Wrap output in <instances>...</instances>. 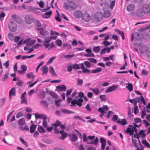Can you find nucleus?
<instances>
[{
  "instance_id": "nucleus-1",
  "label": "nucleus",
  "mask_w": 150,
  "mask_h": 150,
  "mask_svg": "<svg viewBox=\"0 0 150 150\" xmlns=\"http://www.w3.org/2000/svg\"><path fill=\"white\" fill-rule=\"evenodd\" d=\"M74 1L68 0L67 2L64 3V8L66 10H68L70 11L74 10L75 9V3Z\"/></svg>"
},
{
  "instance_id": "nucleus-2",
  "label": "nucleus",
  "mask_w": 150,
  "mask_h": 150,
  "mask_svg": "<svg viewBox=\"0 0 150 150\" xmlns=\"http://www.w3.org/2000/svg\"><path fill=\"white\" fill-rule=\"evenodd\" d=\"M134 13L135 16L140 18L144 17L145 15L141 8L137 9L134 11Z\"/></svg>"
},
{
  "instance_id": "nucleus-3",
  "label": "nucleus",
  "mask_w": 150,
  "mask_h": 150,
  "mask_svg": "<svg viewBox=\"0 0 150 150\" xmlns=\"http://www.w3.org/2000/svg\"><path fill=\"white\" fill-rule=\"evenodd\" d=\"M103 18V14L100 11H98L94 15L95 20L97 22L100 21Z\"/></svg>"
},
{
  "instance_id": "nucleus-4",
  "label": "nucleus",
  "mask_w": 150,
  "mask_h": 150,
  "mask_svg": "<svg viewBox=\"0 0 150 150\" xmlns=\"http://www.w3.org/2000/svg\"><path fill=\"white\" fill-rule=\"evenodd\" d=\"M25 21L27 23L30 24L34 21V18L32 15H28L25 16Z\"/></svg>"
},
{
  "instance_id": "nucleus-5",
  "label": "nucleus",
  "mask_w": 150,
  "mask_h": 150,
  "mask_svg": "<svg viewBox=\"0 0 150 150\" xmlns=\"http://www.w3.org/2000/svg\"><path fill=\"white\" fill-rule=\"evenodd\" d=\"M82 19L86 22H89L91 18V16L88 13H86L82 14Z\"/></svg>"
},
{
  "instance_id": "nucleus-6",
  "label": "nucleus",
  "mask_w": 150,
  "mask_h": 150,
  "mask_svg": "<svg viewBox=\"0 0 150 150\" xmlns=\"http://www.w3.org/2000/svg\"><path fill=\"white\" fill-rule=\"evenodd\" d=\"M8 27L10 30L12 32L16 31L17 29L16 24L13 22H11L8 25Z\"/></svg>"
},
{
  "instance_id": "nucleus-7",
  "label": "nucleus",
  "mask_w": 150,
  "mask_h": 150,
  "mask_svg": "<svg viewBox=\"0 0 150 150\" xmlns=\"http://www.w3.org/2000/svg\"><path fill=\"white\" fill-rule=\"evenodd\" d=\"M50 41L51 40L50 37H47L45 38L44 41V43L42 45H44L45 48H48L50 46L49 43Z\"/></svg>"
},
{
  "instance_id": "nucleus-8",
  "label": "nucleus",
  "mask_w": 150,
  "mask_h": 150,
  "mask_svg": "<svg viewBox=\"0 0 150 150\" xmlns=\"http://www.w3.org/2000/svg\"><path fill=\"white\" fill-rule=\"evenodd\" d=\"M35 117L36 119H42L43 120H47V116L43 114H39L36 113L35 114Z\"/></svg>"
},
{
  "instance_id": "nucleus-9",
  "label": "nucleus",
  "mask_w": 150,
  "mask_h": 150,
  "mask_svg": "<svg viewBox=\"0 0 150 150\" xmlns=\"http://www.w3.org/2000/svg\"><path fill=\"white\" fill-rule=\"evenodd\" d=\"M145 15L149 12L150 9L148 5L147 4H145L143 5L141 8Z\"/></svg>"
},
{
  "instance_id": "nucleus-10",
  "label": "nucleus",
  "mask_w": 150,
  "mask_h": 150,
  "mask_svg": "<svg viewBox=\"0 0 150 150\" xmlns=\"http://www.w3.org/2000/svg\"><path fill=\"white\" fill-rule=\"evenodd\" d=\"M117 88V86L113 85L108 87V88L106 90L105 92L107 93L113 91L115 90Z\"/></svg>"
},
{
  "instance_id": "nucleus-11",
  "label": "nucleus",
  "mask_w": 150,
  "mask_h": 150,
  "mask_svg": "<svg viewBox=\"0 0 150 150\" xmlns=\"http://www.w3.org/2000/svg\"><path fill=\"white\" fill-rule=\"evenodd\" d=\"M83 100L82 98L77 99V96H76V104L79 107H81L82 105V103Z\"/></svg>"
},
{
  "instance_id": "nucleus-12",
  "label": "nucleus",
  "mask_w": 150,
  "mask_h": 150,
  "mask_svg": "<svg viewBox=\"0 0 150 150\" xmlns=\"http://www.w3.org/2000/svg\"><path fill=\"white\" fill-rule=\"evenodd\" d=\"M35 76L34 75L33 72H30L29 73L27 74V77L28 79H30L32 80L30 82H28L27 83L28 84L29 83H31L34 80Z\"/></svg>"
},
{
  "instance_id": "nucleus-13",
  "label": "nucleus",
  "mask_w": 150,
  "mask_h": 150,
  "mask_svg": "<svg viewBox=\"0 0 150 150\" xmlns=\"http://www.w3.org/2000/svg\"><path fill=\"white\" fill-rule=\"evenodd\" d=\"M135 8V5L133 4H129L127 7V10L129 12L133 11Z\"/></svg>"
},
{
  "instance_id": "nucleus-14",
  "label": "nucleus",
  "mask_w": 150,
  "mask_h": 150,
  "mask_svg": "<svg viewBox=\"0 0 150 150\" xmlns=\"http://www.w3.org/2000/svg\"><path fill=\"white\" fill-rule=\"evenodd\" d=\"M52 14V11H50L46 12L42 15V17L45 19L48 18L50 17Z\"/></svg>"
},
{
  "instance_id": "nucleus-15",
  "label": "nucleus",
  "mask_w": 150,
  "mask_h": 150,
  "mask_svg": "<svg viewBox=\"0 0 150 150\" xmlns=\"http://www.w3.org/2000/svg\"><path fill=\"white\" fill-rule=\"evenodd\" d=\"M79 65L80 66V68L83 70V72L87 71L91 73V71L87 68L85 67L83 63L80 64Z\"/></svg>"
},
{
  "instance_id": "nucleus-16",
  "label": "nucleus",
  "mask_w": 150,
  "mask_h": 150,
  "mask_svg": "<svg viewBox=\"0 0 150 150\" xmlns=\"http://www.w3.org/2000/svg\"><path fill=\"white\" fill-rule=\"evenodd\" d=\"M60 134H61V136L60 137V139L64 140L66 137H67V133L64 132V131L62 130L59 132Z\"/></svg>"
},
{
  "instance_id": "nucleus-17",
  "label": "nucleus",
  "mask_w": 150,
  "mask_h": 150,
  "mask_svg": "<svg viewBox=\"0 0 150 150\" xmlns=\"http://www.w3.org/2000/svg\"><path fill=\"white\" fill-rule=\"evenodd\" d=\"M16 95V91L15 88H13L9 91V98L11 99V96H15Z\"/></svg>"
},
{
  "instance_id": "nucleus-18",
  "label": "nucleus",
  "mask_w": 150,
  "mask_h": 150,
  "mask_svg": "<svg viewBox=\"0 0 150 150\" xmlns=\"http://www.w3.org/2000/svg\"><path fill=\"white\" fill-rule=\"evenodd\" d=\"M117 122L122 125H125L128 124V122H127V120L125 119H122V121L118 120L117 121Z\"/></svg>"
},
{
  "instance_id": "nucleus-19",
  "label": "nucleus",
  "mask_w": 150,
  "mask_h": 150,
  "mask_svg": "<svg viewBox=\"0 0 150 150\" xmlns=\"http://www.w3.org/2000/svg\"><path fill=\"white\" fill-rule=\"evenodd\" d=\"M115 31L117 33L119 34L122 36V39L124 40L125 38L124 37V33L123 31H121L119 29H115Z\"/></svg>"
},
{
  "instance_id": "nucleus-20",
  "label": "nucleus",
  "mask_w": 150,
  "mask_h": 150,
  "mask_svg": "<svg viewBox=\"0 0 150 150\" xmlns=\"http://www.w3.org/2000/svg\"><path fill=\"white\" fill-rule=\"evenodd\" d=\"M48 31L43 28H42L40 32V34L43 36H46L48 35Z\"/></svg>"
},
{
  "instance_id": "nucleus-21",
  "label": "nucleus",
  "mask_w": 150,
  "mask_h": 150,
  "mask_svg": "<svg viewBox=\"0 0 150 150\" xmlns=\"http://www.w3.org/2000/svg\"><path fill=\"white\" fill-rule=\"evenodd\" d=\"M49 71L53 76H57V74L55 73L53 68L52 67H50Z\"/></svg>"
},
{
  "instance_id": "nucleus-22",
  "label": "nucleus",
  "mask_w": 150,
  "mask_h": 150,
  "mask_svg": "<svg viewBox=\"0 0 150 150\" xmlns=\"http://www.w3.org/2000/svg\"><path fill=\"white\" fill-rule=\"evenodd\" d=\"M61 110L62 112L65 113L69 114L74 113V112H73L71 111L65 109H61Z\"/></svg>"
},
{
  "instance_id": "nucleus-23",
  "label": "nucleus",
  "mask_w": 150,
  "mask_h": 150,
  "mask_svg": "<svg viewBox=\"0 0 150 150\" xmlns=\"http://www.w3.org/2000/svg\"><path fill=\"white\" fill-rule=\"evenodd\" d=\"M82 12L79 10L76 11V18H80L82 17Z\"/></svg>"
},
{
  "instance_id": "nucleus-24",
  "label": "nucleus",
  "mask_w": 150,
  "mask_h": 150,
  "mask_svg": "<svg viewBox=\"0 0 150 150\" xmlns=\"http://www.w3.org/2000/svg\"><path fill=\"white\" fill-rule=\"evenodd\" d=\"M36 126L34 124H32L30 127V132L33 133L36 129Z\"/></svg>"
},
{
  "instance_id": "nucleus-25",
  "label": "nucleus",
  "mask_w": 150,
  "mask_h": 150,
  "mask_svg": "<svg viewBox=\"0 0 150 150\" xmlns=\"http://www.w3.org/2000/svg\"><path fill=\"white\" fill-rule=\"evenodd\" d=\"M38 130L40 133H43L45 132V131L43 127L39 125L38 128Z\"/></svg>"
},
{
  "instance_id": "nucleus-26",
  "label": "nucleus",
  "mask_w": 150,
  "mask_h": 150,
  "mask_svg": "<svg viewBox=\"0 0 150 150\" xmlns=\"http://www.w3.org/2000/svg\"><path fill=\"white\" fill-rule=\"evenodd\" d=\"M102 70V68L100 67H98L97 69L91 70V73H96L100 72Z\"/></svg>"
},
{
  "instance_id": "nucleus-27",
  "label": "nucleus",
  "mask_w": 150,
  "mask_h": 150,
  "mask_svg": "<svg viewBox=\"0 0 150 150\" xmlns=\"http://www.w3.org/2000/svg\"><path fill=\"white\" fill-rule=\"evenodd\" d=\"M48 67L45 66H43L42 67V74L45 73L47 74L48 71Z\"/></svg>"
},
{
  "instance_id": "nucleus-28",
  "label": "nucleus",
  "mask_w": 150,
  "mask_h": 150,
  "mask_svg": "<svg viewBox=\"0 0 150 150\" xmlns=\"http://www.w3.org/2000/svg\"><path fill=\"white\" fill-rule=\"evenodd\" d=\"M57 88L59 90L62 91H65L66 89V87L64 85H62L61 86H58L57 87Z\"/></svg>"
},
{
  "instance_id": "nucleus-29",
  "label": "nucleus",
  "mask_w": 150,
  "mask_h": 150,
  "mask_svg": "<svg viewBox=\"0 0 150 150\" xmlns=\"http://www.w3.org/2000/svg\"><path fill=\"white\" fill-rule=\"evenodd\" d=\"M142 143L146 147L150 148V145L146 140L143 139L142 141Z\"/></svg>"
},
{
  "instance_id": "nucleus-30",
  "label": "nucleus",
  "mask_w": 150,
  "mask_h": 150,
  "mask_svg": "<svg viewBox=\"0 0 150 150\" xmlns=\"http://www.w3.org/2000/svg\"><path fill=\"white\" fill-rule=\"evenodd\" d=\"M40 104L42 105L45 108H47L48 105V104L46 101L45 100H42L40 102Z\"/></svg>"
},
{
  "instance_id": "nucleus-31",
  "label": "nucleus",
  "mask_w": 150,
  "mask_h": 150,
  "mask_svg": "<svg viewBox=\"0 0 150 150\" xmlns=\"http://www.w3.org/2000/svg\"><path fill=\"white\" fill-rule=\"evenodd\" d=\"M19 125L21 126H23L25 124V122L23 118H22L20 119L18 121Z\"/></svg>"
},
{
  "instance_id": "nucleus-32",
  "label": "nucleus",
  "mask_w": 150,
  "mask_h": 150,
  "mask_svg": "<svg viewBox=\"0 0 150 150\" xmlns=\"http://www.w3.org/2000/svg\"><path fill=\"white\" fill-rule=\"evenodd\" d=\"M111 15V13L109 11H105L103 14V18H109Z\"/></svg>"
},
{
  "instance_id": "nucleus-33",
  "label": "nucleus",
  "mask_w": 150,
  "mask_h": 150,
  "mask_svg": "<svg viewBox=\"0 0 150 150\" xmlns=\"http://www.w3.org/2000/svg\"><path fill=\"white\" fill-rule=\"evenodd\" d=\"M100 142L101 144V145H106V141L103 137H101L100 138Z\"/></svg>"
},
{
  "instance_id": "nucleus-34",
  "label": "nucleus",
  "mask_w": 150,
  "mask_h": 150,
  "mask_svg": "<svg viewBox=\"0 0 150 150\" xmlns=\"http://www.w3.org/2000/svg\"><path fill=\"white\" fill-rule=\"evenodd\" d=\"M145 130H144L143 129L141 130H140L139 132L138 133V135H141L142 137H145L146 134H145L144 132Z\"/></svg>"
},
{
  "instance_id": "nucleus-35",
  "label": "nucleus",
  "mask_w": 150,
  "mask_h": 150,
  "mask_svg": "<svg viewBox=\"0 0 150 150\" xmlns=\"http://www.w3.org/2000/svg\"><path fill=\"white\" fill-rule=\"evenodd\" d=\"M77 85L79 86H81L83 83V81L82 79H80L79 78L77 79Z\"/></svg>"
},
{
  "instance_id": "nucleus-36",
  "label": "nucleus",
  "mask_w": 150,
  "mask_h": 150,
  "mask_svg": "<svg viewBox=\"0 0 150 150\" xmlns=\"http://www.w3.org/2000/svg\"><path fill=\"white\" fill-rule=\"evenodd\" d=\"M61 125V122H60L58 121L57 120L56 121V122L52 124V125L53 126H54L55 127H57V126H59Z\"/></svg>"
},
{
  "instance_id": "nucleus-37",
  "label": "nucleus",
  "mask_w": 150,
  "mask_h": 150,
  "mask_svg": "<svg viewBox=\"0 0 150 150\" xmlns=\"http://www.w3.org/2000/svg\"><path fill=\"white\" fill-rule=\"evenodd\" d=\"M126 88L129 90L130 92L132 91L133 90V86L132 84L128 83L127 86Z\"/></svg>"
},
{
  "instance_id": "nucleus-38",
  "label": "nucleus",
  "mask_w": 150,
  "mask_h": 150,
  "mask_svg": "<svg viewBox=\"0 0 150 150\" xmlns=\"http://www.w3.org/2000/svg\"><path fill=\"white\" fill-rule=\"evenodd\" d=\"M84 64L87 68H90L91 67V64L88 61H86L83 62Z\"/></svg>"
},
{
  "instance_id": "nucleus-39",
  "label": "nucleus",
  "mask_w": 150,
  "mask_h": 150,
  "mask_svg": "<svg viewBox=\"0 0 150 150\" xmlns=\"http://www.w3.org/2000/svg\"><path fill=\"white\" fill-rule=\"evenodd\" d=\"M20 140L22 143L26 147H27L28 146V144L21 137H20Z\"/></svg>"
},
{
  "instance_id": "nucleus-40",
  "label": "nucleus",
  "mask_w": 150,
  "mask_h": 150,
  "mask_svg": "<svg viewBox=\"0 0 150 150\" xmlns=\"http://www.w3.org/2000/svg\"><path fill=\"white\" fill-rule=\"evenodd\" d=\"M35 55V54H33L30 56L25 55L22 57V59H25L27 58H30L33 57Z\"/></svg>"
},
{
  "instance_id": "nucleus-41",
  "label": "nucleus",
  "mask_w": 150,
  "mask_h": 150,
  "mask_svg": "<svg viewBox=\"0 0 150 150\" xmlns=\"http://www.w3.org/2000/svg\"><path fill=\"white\" fill-rule=\"evenodd\" d=\"M37 3L41 8H43L44 6V3L42 0L40 1L39 2H37Z\"/></svg>"
},
{
  "instance_id": "nucleus-42",
  "label": "nucleus",
  "mask_w": 150,
  "mask_h": 150,
  "mask_svg": "<svg viewBox=\"0 0 150 150\" xmlns=\"http://www.w3.org/2000/svg\"><path fill=\"white\" fill-rule=\"evenodd\" d=\"M56 43L58 46H61L62 45V42L60 40L57 39L55 41Z\"/></svg>"
},
{
  "instance_id": "nucleus-43",
  "label": "nucleus",
  "mask_w": 150,
  "mask_h": 150,
  "mask_svg": "<svg viewBox=\"0 0 150 150\" xmlns=\"http://www.w3.org/2000/svg\"><path fill=\"white\" fill-rule=\"evenodd\" d=\"M143 110V111H142V115L141 116V117L142 119L144 118L145 115H146L145 108H144Z\"/></svg>"
},
{
  "instance_id": "nucleus-44",
  "label": "nucleus",
  "mask_w": 150,
  "mask_h": 150,
  "mask_svg": "<svg viewBox=\"0 0 150 150\" xmlns=\"http://www.w3.org/2000/svg\"><path fill=\"white\" fill-rule=\"evenodd\" d=\"M42 125L43 127L45 128H46L47 127L48 124L47 120H43L42 122Z\"/></svg>"
},
{
  "instance_id": "nucleus-45",
  "label": "nucleus",
  "mask_w": 150,
  "mask_h": 150,
  "mask_svg": "<svg viewBox=\"0 0 150 150\" xmlns=\"http://www.w3.org/2000/svg\"><path fill=\"white\" fill-rule=\"evenodd\" d=\"M100 47L99 46L95 47L93 48V51L96 53L100 51Z\"/></svg>"
},
{
  "instance_id": "nucleus-46",
  "label": "nucleus",
  "mask_w": 150,
  "mask_h": 150,
  "mask_svg": "<svg viewBox=\"0 0 150 150\" xmlns=\"http://www.w3.org/2000/svg\"><path fill=\"white\" fill-rule=\"evenodd\" d=\"M103 44L105 45V46H107L110 45L112 43V42H109L107 41H104L103 42Z\"/></svg>"
},
{
  "instance_id": "nucleus-47",
  "label": "nucleus",
  "mask_w": 150,
  "mask_h": 150,
  "mask_svg": "<svg viewBox=\"0 0 150 150\" xmlns=\"http://www.w3.org/2000/svg\"><path fill=\"white\" fill-rule=\"evenodd\" d=\"M72 68L75 69V64H74L73 65H71L68 67L67 68L68 71H71L72 70Z\"/></svg>"
},
{
  "instance_id": "nucleus-48",
  "label": "nucleus",
  "mask_w": 150,
  "mask_h": 150,
  "mask_svg": "<svg viewBox=\"0 0 150 150\" xmlns=\"http://www.w3.org/2000/svg\"><path fill=\"white\" fill-rule=\"evenodd\" d=\"M87 60L91 62L92 63H96L97 62L96 59L93 58H89L87 59Z\"/></svg>"
},
{
  "instance_id": "nucleus-49",
  "label": "nucleus",
  "mask_w": 150,
  "mask_h": 150,
  "mask_svg": "<svg viewBox=\"0 0 150 150\" xmlns=\"http://www.w3.org/2000/svg\"><path fill=\"white\" fill-rule=\"evenodd\" d=\"M99 97L102 101L105 102L106 100V96L105 95H100Z\"/></svg>"
},
{
  "instance_id": "nucleus-50",
  "label": "nucleus",
  "mask_w": 150,
  "mask_h": 150,
  "mask_svg": "<svg viewBox=\"0 0 150 150\" xmlns=\"http://www.w3.org/2000/svg\"><path fill=\"white\" fill-rule=\"evenodd\" d=\"M50 94L51 96L54 98H58V96L55 93L50 92Z\"/></svg>"
},
{
  "instance_id": "nucleus-51",
  "label": "nucleus",
  "mask_w": 150,
  "mask_h": 150,
  "mask_svg": "<svg viewBox=\"0 0 150 150\" xmlns=\"http://www.w3.org/2000/svg\"><path fill=\"white\" fill-rule=\"evenodd\" d=\"M100 1H102V3L100 4V6H102L103 4H108V2L107 1H110V0H100Z\"/></svg>"
},
{
  "instance_id": "nucleus-52",
  "label": "nucleus",
  "mask_w": 150,
  "mask_h": 150,
  "mask_svg": "<svg viewBox=\"0 0 150 150\" xmlns=\"http://www.w3.org/2000/svg\"><path fill=\"white\" fill-rule=\"evenodd\" d=\"M56 58V56L54 57H52L50 58L49 61H48L47 62V64H49L51 63L53 61V60L54 59Z\"/></svg>"
},
{
  "instance_id": "nucleus-53",
  "label": "nucleus",
  "mask_w": 150,
  "mask_h": 150,
  "mask_svg": "<svg viewBox=\"0 0 150 150\" xmlns=\"http://www.w3.org/2000/svg\"><path fill=\"white\" fill-rule=\"evenodd\" d=\"M23 115V114L22 112H20L17 114L16 117L17 118H19L20 117H22Z\"/></svg>"
},
{
  "instance_id": "nucleus-54",
  "label": "nucleus",
  "mask_w": 150,
  "mask_h": 150,
  "mask_svg": "<svg viewBox=\"0 0 150 150\" xmlns=\"http://www.w3.org/2000/svg\"><path fill=\"white\" fill-rule=\"evenodd\" d=\"M92 141L93 142V144L96 145L98 144L99 140L98 137H96L94 140Z\"/></svg>"
},
{
  "instance_id": "nucleus-55",
  "label": "nucleus",
  "mask_w": 150,
  "mask_h": 150,
  "mask_svg": "<svg viewBox=\"0 0 150 150\" xmlns=\"http://www.w3.org/2000/svg\"><path fill=\"white\" fill-rule=\"evenodd\" d=\"M91 89L93 92L96 94H98L99 93V90L98 88H96L95 89L91 88Z\"/></svg>"
},
{
  "instance_id": "nucleus-56",
  "label": "nucleus",
  "mask_w": 150,
  "mask_h": 150,
  "mask_svg": "<svg viewBox=\"0 0 150 150\" xmlns=\"http://www.w3.org/2000/svg\"><path fill=\"white\" fill-rule=\"evenodd\" d=\"M71 140L74 142H75V134H73L69 135Z\"/></svg>"
},
{
  "instance_id": "nucleus-57",
  "label": "nucleus",
  "mask_w": 150,
  "mask_h": 150,
  "mask_svg": "<svg viewBox=\"0 0 150 150\" xmlns=\"http://www.w3.org/2000/svg\"><path fill=\"white\" fill-rule=\"evenodd\" d=\"M63 46L64 48L66 49L67 50L70 49L71 48V46L67 44H64Z\"/></svg>"
},
{
  "instance_id": "nucleus-58",
  "label": "nucleus",
  "mask_w": 150,
  "mask_h": 150,
  "mask_svg": "<svg viewBox=\"0 0 150 150\" xmlns=\"http://www.w3.org/2000/svg\"><path fill=\"white\" fill-rule=\"evenodd\" d=\"M19 128L22 130L28 131L29 129V127L27 125H25L24 127H20Z\"/></svg>"
},
{
  "instance_id": "nucleus-59",
  "label": "nucleus",
  "mask_w": 150,
  "mask_h": 150,
  "mask_svg": "<svg viewBox=\"0 0 150 150\" xmlns=\"http://www.w3.org/2000/svg\"><path fill=\"white\" fill-rule=\"evenodd\" d=\"M134 121L135 123H140L142 122V120L140 118L137 117L134 119Z\"/></svg>"
},
{
  "instance_id": "nucleus-60",
  "label": "nucleus",
  "mask_w": 150,
  "mask_h": 150,
  "mask_svg": "<svg viewBox=\"0 0 150 150\" xmlns=\"http://www.w3.org/2000/svg\"><path fill=\"white\" fill-rule=\"evenodd\" d=\"M140 98L142 102L143 103L144 105H146V103L143 97V96L142 95H141L140 96Z\"/></svg>"
},
{
  "instance_id": "nucleus-61",
  "label": "nucleus",
  "mask_w": 150,
  "mask_h": 150,
  "mask_svg": "<svg viewBox=\"0 0 150 150\" xmlns=\"http://www.w3.org/2000/svg\"><path fill=\"white\" fill-rule=\"evenodd\" d=\"M82 137L83 138V140L84 142H87L88 141V137H87L86 136L85 134V133H84L83 135V137Z\"/></svg>"
},
{
  "instance_id": "nucleus-62",
  "label": "nucleus",
  "mask_w": 150,
  "mask_h": 150,
  "mask_svg": "<svg viewBox=\"0 0 150 150\" xmlns=\"http://www.w3.org/2000/svg\"><path fill=\"white\" fill-rule=\"evenodd\" d=\"M139 111L138 107L137 106H135L134 108V113L135 115H137Z\"/></svg>"
},
{
  "instance_id": "nucleus-63",
  "label": "nucleus",
  "mask_w": 150,
  "mask_h": 150,
  "mask_svg": "<svg viewBox=\"0 0 150 150\" xmlns=\"http://www.w3.org/2000/svg\"><path fill=\"white\" fill-rule=\"evenodd\" d=\"M115 0L112 1L111 2V3L110 6V8L111 9H112L113 8V7L115 6Z\"/></svg>"
},
{
  "instance_id": "nucleus-64",
  "label": "nucleus",
  "mask_w": 150,
  "mask_h": 150,
  "mask_svg": "<svg viewBox=\"0 0 150 150\" xmlns=\"http://www.w3.org/2000/svg\"><path fill=\"white\" fill-rule=\"evenodd\" d=\"M21 68L22 69V70L23 71H25L27 70V67L26 66L24 65H22L21 67Z\"/></svg>"
}]
</instances>
